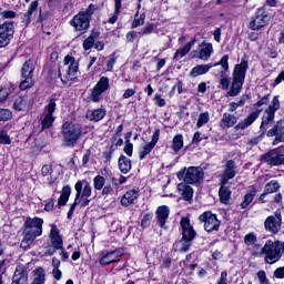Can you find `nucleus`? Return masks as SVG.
I'll return each mask as SVG.
<instances>
[{"label":"nucleus","mask_w":284,"mask_h":284,"mask_svg":"<svg viewBox=\"0 0 284 284\" xmlns=\"http://www.w3.org/2000/svg\"><path fill=\"white\" fill-rule=\"evenodd\" d=\"M276 115H274V113H268L266 111H264V114L262 116V122L260 125V132L262 134V136H264V134H267V130H270V128H272V125H274V118Z\"/></svg>","instance_id":"5701e85b"},{"label":"nucleus","mask_w":284,"mask_h":284,"mask_svg":"<svg viewBox=\"0 0 284 284\" xmlns=\"http://www.w3.org/2000/svg\"><path fill=\"white\" fill-rule=\"evenodd\" d=\"M95 10H97V6L90 4L85 11H80V12H83V14L85 17H89V19L91 20L92 19V14H94Z\"/></svg>","instance_id":"680f3d73"},{"label":"nucleus","mask_w":284,"mask_h":284,"mask_svg":"<svg viewBox=\"0 0 284 284\" xmlns=\"http://www.w3.org/2000/svg\"><path fill=\"white\" fill-rule=\"evenodd\" d=\"M281 187V184H278V181L272 180L265 185L264 191H266V194H274V192H277V190Z\"/></svg>","instance_id":"c03bdc74"},{"label":"nucleus","mask_w":284,"mask_h":284,"mask_svg":"<svg viewBox=\"0 0 284 284\" xmlns=\"http://www.w3.org/2000/svg\"><path fill=\"white\" fill-rule=\"evenodd\" d=\"M12 119V111L9 109H0V121H10Z\"/></svg>","instance_id":"5fc2aeb1"},{"label":"nucleus","mask_w":284,"mask_h":284,"mask_svg":"<svg viewBox=\"0 0 284 284\" xmlns=\"http://www.w3.org/2000/svg\"><path fill=\"white\" fill-rule=\"evenodd\" d=\"M92 48H94V36H89L85 40H84V42H83V49L85 50V51H88V50H91Z\"/></svg>","instance_id":"6e6d98bb"},{"label":"nucleus","mask_w":284,"mask_h":284,"mask_svg":"<svg viewBox=\"0 0 284 284\" xmlns=\"http://www.w3.org/2000/svg\"><path fill=\"white\" fill-rule=\"evenodd\" d=\"M72 194V187L70 185H65L62 187L60 197L58 199V207H64L68 205V201H70V195Z\"/></svg>","instance_id":"7c9ffc66"},{"label":"nucleus","mask_w":284,"mask_h":284,"mask_svg":"<svg viewBox=\"0 0 284 284\" xmlns=\"http://www.w3.org/2000/svg\"><path fill=\"white\" fill-rule=\"evenodd\" d=\"M133 150H134V145L132 144V142H130V140H126L125 146H124L125 154H128L129 156H132Z\"/></svg>","instance_id":"0e129e2a"},{"label":"nucleus","mask_w":284,"mask_h":284,"mask_svg":"<svg viewBox=\"0 0 284 284\" xmlns=\"http://www.w3.org/2000/svg\"><path fill=\"white\" fill-rule=\"evenodd\" d=\"M57 111V100L54 98L50 99L48 105L44 106L41 120V130H49L54 123V112Z\"/></svg>","instance_id":"1a4fd4ad"},{"label":"nucleus","mask_w":284,"mask_h":284,"mask_svg":"<svg viewBox=\"0 0 284 284\" xmlns=\"http://www.w3.org/2000/svg\"><path fill=\"white\" fill-rule=\"evenodd\" d=\"M28 283V270L24 266H17L11 284H26Z\"/></svg>","instance_id":"393cba45"},{"label":"nucleus","mask_w":284,"mask_h":284,"mask_svg":"<svg viewBox=\"0 0 284 284\" xmlns=\"http://www.w3.org/2000/svg\"><path fill=\"white\" fill-rule=\"evenodd\" d=\"M256 187L251 186L250 191L244 195L243 202L240 204L241 210H247L252 201H254V196H256Z\"/></svg>","instance_id":"473e14b6"},{"label":"nucleus","mask_w":284,"mask_h":284,"mask_svg":"<svg viewBox=\"0 0 284 284\" xmlns=\"http://www.w3.org/2000/svg\"><path fill=\"white\" fill-rule=\"evenodd\" d=\"M121 256H123V251L119 248L110 251L100 258V265H110L112 263H119Z\"/></svg>","instance_id":"aec40b11"},{"label":"nucleus","mask_w":284,"mask_h":284,"mask_svg":"<svg viewBox=\"0 0 284 284\" xmlns=\"http://www.w3.org/2000/svg\"><path fill=\"white\" fill-rule=\"evenodd\" d=\"M36 277L32 284H44L45 283V270L43 267H38L34 271Z\"/></svg>","instance_id":"4c0bfd02"},{"label":"nucleus","mask_w":284,"mask_h":284,"mask_svg":"<svg viewBox=\"0 0 284 284\" xmlns=\"http://www.w3.org/2000/svg\"><path fill=\"white\" fill-rule=\"evenodd\" d=\"M61 132L64 145L72 148L77 145L78 141L83 136V125L79 123L64 122L62 124Z\"/></svg>","instance_id":"39448f33"},{"label":"nucleus","mask_w":284,"mask_h":284,"mask_svg":"<svg viewBox=\"0 0 284 284\" xmlns=\"http://www.w3.org/2000/svg\"><path fill=\"white\" fill-rule=\"evenodd\" d=\"M273 276H275V278H284V266L276 268Z\"/></svg>","instance_id":"774afa93"},{"label":"nucleus","mask_w":284,"mask_h":284,"mask_svg":"<svg viewBox=\"0 0 284 284\" xmlns=\"http://www.w3.org/2000/svg\"><path fill=\"white\" fill-rule=\"evenodd\" d=\"M118 163L119 170L122 172V174H128V172L132 170V161L125 155H120Z\"/></svg>","instance_id":"72a5a7b5"},{"label":"nucleus","mask_w":284,"mask_h":284,"mask_svg":"<svg viewBox=\"0 0 284 284\" xmlns=\"http://www.w3.org/2000/svg\"><path fill=\"white\" fill-rule=\"evenodd\" d=\"M271 20L272 16H270V12H267V10L264 7H262L257 9L254 16L251 18L248 28L250 30L258 31L265 28V26H267V23H270Z\"/></svg>","instance_id":"6e6552de"},{"label":"nucleus","mask_w":284,"mask_h":284,"mask_svg":"<svg viewBox=\"0 0 284 284\" xmlns=\"http://www.w3.org/2000/svg\"><path fill=\"white\" fill-rule=\"evenodd\" d=\"M161 136V130L155 129L152 135L151 142H149L154 148L156 146V143H159V138Z\"/></svg>","instance_id":"052dcab7"},{"label":"nucleus","mask_w":284,"mask_h":284,"mask_svg":"<svg viewBox=\"0 0 284 284\" xmlns=\"http://www.w3.org/2000/svg\"><path fill=\"white\" fill-rule=\"evenodd\" d=\"M194 43H196V38H193L182 49H179L174 54V59H183L194 48Z\"/></svg>","instance_id":"f704fd0d"},{"label":"nucleus","mask_w":284,"mask_h":284,"mask_svg":"<svg viewBox=\"0 0 284 284\" xmlns=\"http://www.w3.org/2000/svg\"><path fill=\"white\" fill-rule=\"evenodd\" d=\"M23 80L20 82V90H28L34 85V80L32 78H22Z\"/></svg>","instance_id":"603ef678"},{"label":"nucleus","mask_w":284,"mask_h":284,"mask_svg":"<svg viewBox=\"0 0 284 284\" xmlns=\"http://www.w3.org/2000/svg\"><path fill=\"white\" fill-rule=\"evenodd\" d=\"M245 245H255L256 244V235L254 233H248L244 237Z\"/></svg>","instance_id":"4d7b16f0"},{"label":"nucleus","mask_w":284,"mask_h":284,"mask_svg":"<svg viewBox=\"0 0 284 284\" xmlns=\"http://www.w3.org/2000/svg\"><path fill=\"white\" fill-rule=\"evenodd\" d=\"M258 116H261V110L250 113L243 121L235 125V130H247V128H250Z\"/></svg>","instance_id":"4be33fe9"},{"label":"nucleus","mask_w":284,"mask_h":284,"mask_svg":"<svg viewBox=\"0 0 284 284\" xmlns=\"http://www.w3.org/2000/svg\"><path fill=\"white\" fill-rule=\"evenodd\" d=\"M212 68H214V64L212 63L197 64L190 71L189 77H191V79H196V77H203V74H207V72H210Z\"/></svg>","instance_id":"a878e982"},{"label":"nucleus","mask_w":284,"mask_h":284,"mask_svg":"<svg viewBox=\"0 0 284 284\" xmlns=\"http://www.w3.org/2000/svg\"><path fill=\"white\" fill-rule=\"evenodd\" d=\"M12 141L10 140V135H8L7 131H0V144L1 145H10Z\"/></svg>","instance_id":"864d4df0"},{"label":"nucleus","mask_w":284,"mask_h":284,"mask_svg":"<svg viewBox=\"0 0 284 284\" xmlns=\"http://www.w3.org/2000/svg\"><path fill=\"white\" fill-rule=\"evenodd\" d=\"M256 276L260 281V284H270V280L267 278V274H265V271H258L256 273Z\"/></svg>","instance_id":"13d9d810"},{"label":"nucleus","mask_w":284,"mask_h":284,"mask_svg":"<svg viewBox=\"0 0 284 284\" xmlns=\"http://www.w3.org/2000/svg\"><path fill=\"white\" fill-rule=\"evenodd\" d=\"M136 199H139V189L129 190L122 196L121 205H123V207H130Z\"/></svg>","instance_id":"b1692460"},{"label":"nucleus","mask_w":284,"mask_h":284,"mask_svg":"<svg viewBox=\"0 0 284 284\" xmlns=\"http://www.w3.org/2000/svg\"><path fill=\"white\" fill-rule=\"evenodd\" d=\"M93 187L94 190H98V191L103 190V187H105V178H103L102 175H97L93 179Z\"/></svg>","instance_id":"de8ad7c7"},{"label":"nucleus","mask_w":284,"mask_h":284,"mask_svg":"<svg viewBox=\"0 0 284 284\" xmlns=\"http://www.w3.org/2000/svg\"><path fill=\"white\" fill-rule=\"evenodd\" d=\"M199 221H201V223H204V230L209 233L219 232V229L221 227V221H219V219H216V215L210 211L201 214L199 216Z\"/></svg>","instance_id":"9b49d317"},{"label":"nucleus","mask_w":284,"mask_h":284,"mask_svg":"<svg viewBox=\"0 0 284 284\" xmlns=\"http://www.w3.org/2000/svg\"><path fill=\"white\" fill-rule=\"evenodd\" d=\"M23 240L20 243L22 250H28L32 243L43 234V219L33 217L27 219L24 222Z\"/></svg>","instance_id":"f257e3e1"},{"label":"nucleus","mask_w":284,"mask_h":284,"mask_svg":"<svg viewBox=\"0 0 284 284\" xmlns=\"http://www.w3.org/2000/svg\"><path fill=\"white\" fill-rule=\"evenodd\" d=\"M81 185L83 186V182H81ZM92 196V185H90V182H85L83 189L80 190V199H90Z\"/></svg>","instance_id":"37998d69"},{"label":"nucleus","mask_w":284,"mask_h":284,"mask_svg":"<svg viewBox=\"0 0 284 284\" xmlns=\"http://www.w3.org/2000/svg\"><path fill=\"white\" fill-rule=\"evenodd\" d=\"M110 90V78L102 77L98 83L94 85L93 90H91L90 99L93 103H99L103 97V92Z\"/></svg>","instance_id":"9d476101"},{"label":"nucleus","mask_w":284,"mask_h":284,"mask_svg":"<svg viewBox=\"0 0 284 284\" xmlns=\"http://www.w3.org/2000/svg\"><path fill=\"white\" fill-rule=\"evenodd\" d=\"M214 53V47L210 42L203 41L199 45V59L201 61H210V57Z\"/></svg>","instance_id":"412c9836"},{"label":"nucleus","mask_w":284,"mask_h":284,"mask_svg":"<svg viewBox=\"0 0 284 284\" xmlns=\"http://www.w3.org/2000/svg\"><path fill=\"white\" fill-rule=\"evenodd\" d=\"M13 108L18 111L21 112L28 108V98L26 97H18L13 103Z\"/></svg>","instance_id":"58836bf2"},{"label":"nucleus","mask_w":284,"mask_h":284,"mask_svg":"<svg viewBox=\"0 0 284 284\" xmlns=\"http://www.w3.org/2000/svg\"><path fill=\"white\" fill-rule=\"evenodd\" d=\"M120 14H121V1H116L114 14L108 20V23H111V26H114V23H116V21L119 20Z\"/></svg>","instance_id":"a18cd8bd"},{"label":"nucleus","mask_w":284,"mask_h":284,"mask_svg":"<svg viewBox=\"0 0 284 284\" xmlns=\"http://www.w3.org/2000/svg\"><path fill=\"white\" fill-rule=\"evenodd\" d=\"M207 123H210V112L206 111V112L200 113L196 122L197 130L200 128H203V125H207Z\"/></svg>","instance_id":"79ce46f5"},{"label":"nucleus","mask_w":284,"mask_h":284,"mask_svg":"<svg viewBox=\"0 0 284 284\" xmlns=\"http://www.w3.org/2000/svg\"><path fill=\"white\" fill-rule=\"evenodd\" d=\"M280 109H281V102L278 101V97L275 95L271 104L268 105V108L265 110V112L276 115V111Z\"/></svg>","instance_id":"a19ab883"},{"label":"nucleus","mask_w":284,"mask_h":284,"mask_svg":"<svg viewBox=\"0 0 284 284\" xmlns=\"http://www.w3.org/2000/svg\"><path fill=\"white\" fill-rule=\"evenodd\" d=\"M155 216L159 227L162 230H168L165 223H168V219H170V207L168 205L159 206L155 212Z\"/></svg>","instance_id":"a211bd4d"},{"label":"nucleus","mask_w":284,"mask_h":284,"mask_svg":"<svg viewBox=\"0 0 284 284\" xmlns=\"http://www.w3.org/2000/svg\"><path fill=\"white\" fill-rule=\"evenodd\" d=\"M219 196L223 205H230V199H232V191H230V187H227L226 184H221Z\"/></svg>","instance_id":"2f4dec72"},{"label":"nucleus","mask_w":284,"mask_h":284,"mask_svg":"<svg viewBox=\"0 0 284 284\" xmlns=\"http://www.w3.org/2000/svg\"><path fill=\"white\" fill-rule=\"evenodd\" d=\"M39 10V3L37 2H31L27 13L24 14V23L26 26H30V23H32V17L33 14H37Z\"/></svg>","instance_id":"c9c22d12"},{"label":"nucleus","mask_w":284,"mask_h":284,"mask_svg":"<svg viewBox=\"0 0 284 284\" xmlns=\"http://www.w3.org/2000/svg\"><path fill=\"white\" fill-rule=\"evenodd\" d=\"M247 60H241L240 64H236L233 70V81L226 93V97H239L241 90H243V83H245V74L247 73Z\"/></svg>","instance_id":"f03ea898"},{"label":"nucleus","mask_w":284,"mask_h":284,"mask_svg":"<svg viewBox=\"0 0 284 284\" xmlns=\"http://www.w3.org/2000/svg\"><path fill=\"white\" fill-rule=\"evenodd\" d=\"M115 63H116V57L111 55V58L109 59V61L106 63V71L112 72Z\"/></svg>","instance_id":"69168bd1"},{"label":"nucleus","mask_w":284,"mask_h":284,"mask_svg":"<svg viewBox=\"0 0 284 284\" xmlns=\"http://www.w3.org/2000/svg\"><path fill=\"white\" fill-rule=\"evenodd\" d=\"M145 23V14H141L139 19H135L132 23L133 28H139V26H143Z\"/></svg>","instance_id":"338daca9"},{"label":"nucleus","mask_w":284,"mask_h":284,"mask_svg":"<svg viewBox=\"0 0 284 284\" xmlns=\"http://www.w3.org/2000/svg\"><path fill=\"white\" fill-rule=\"evenodd\" d=\"M237 121L239 118H236V115L231 113H224L220 121V128H222V130H226L227 128H234Z\"/></svg>","instance_id":"cd10ccee"},{"label":"nucleus","mask_w":284,"mask_h":284,"mask_svg":"<svg viewBox=\"0 0 284 284\" xmlns=\"http://www.w3.org/2000/svg\"><path fill=\"white\" fill-rule=\"evenodd\" d=\"M14 37V22L6 21L0 24V48L10 45V41Z\"/></svg>","instance_id":"f8f14e48"},{"label":"nucleus","mask_w":284,"mask_h":284,"mask_svg":"<svg viewBox=\"0 0 284 284\" xmlns=\"http://www.w3.org/2000/svg\"><path fill=\"white\" fill-rule=\"evenodd\" d=\"M227 61H230V55L225 54L221 58L219 62L213 64V68H216V65H221L224 72H227V70H230V63Z\"/></svg>","instance_id":"8fccbe9b"},{"label":"nucleus","mask_w":284,"mask_h":284,"mask_svg":"<svg viewBox=\"0 0 284 284\" xmlns=\"http://www.w3.org/2000/svg\"><path fill=\"white\" fill-rule=\"evenodd\" d=\"M106 113L108 111H105V109L88 110L85 113V118L89 121H94L95 123H99V121H103V119H105Z\"/></svg>","instance_id":"bb28decb"},{"label":"nucleus","mask_w":284,"mask_h":284,"mask_svg":"<svg viewBox=\"0 0 284 284\" xmlns=\"http://www.w3.org/2000/svg\"><path fill=\"white\" fill-rule=\"evenodd\" d=\"M261 254H264V261L268 265L278 263L284 254V244L280 241L267 240L265 245L261 250Z\"/></svg>","instance_id":"20e7f679"},{"label":"nucleus","mask_w":284,"mask_h":284,"mask_svg":"<svg viewBox=\"0 0 284 284\" xmlns=\"http://www.w3.org/2000/svg\"><path fill=\"white\" fill-rule=\"evenodd\" d=\"M75 187V200L73 202V204H71L69 212L67 214V219H72V216L74 215V211L77 210V205H79V199H81V190H82V185H81V181H78L74 185Z\"/></svg>","instance_id":"c85d7f7f"},{"label":"nucleus","mask_w":284,"mask_h":284,"mask_svg":"<svg viewBox=\"0 0 284 284\" xmlns=\"http://www.w3.org/2000/svg\"><path fill=\"white\" fill-rule=\"evenodd\" d=\"M224 171L221 176V185H227L231 179L236 176V162L234 160H227L223 165Z\"/></svg>","instance_id":"2eb2a0df"},{"label":"nucleus","mask_w":284,"mask_h":284,"mask_svg":"<svg viewBox=\"0 0 284 284\" xmlns=\"http://www.w3.org/2000/svg\"><path fill=\"white\" fill-rule=\"evenodd\" d=\"M179 181H184V183H189L190 185H194V183H201L203 181V169L191 166L186 171L181 170L176 174Z\"/></svg>","instance_id":"0eeeda50"},{"label":"nucleus","mask_w":284,"mask_h":284,"mask_svg":"<svg viewBox=\"0 0 284 284\" xmlns=\"http://www.w3.org/2000/svg\"><path fill=\"white\" fill-rule=\"evenodd\" d=\"M12 90L13 89L10 87H4V88L0 89V103H3L8 100L10 94H12Z\"/></svg>","instance_id":"3c124183"},{"label":"nucleus","mask_w":284,"mask_h":284,"mask_svg":"<svg viewBox=\"0 0 284 284\" xmlns=\"http://www.w3.org/2000/svg\"><path fill=\"white\" fill-rule=\"evenodd\" d=\"M230 83H232V79L222 71L220 74V85H222V90H230Z\"/></svg>","instance_id":"09e8293b"},{"label":"nucleus","mask_w":284,"mask_h":284,"mask_svg":"<svg viewBox=\"0 0 284 284\" xmlns=\"http://www.w3.org/2000/svg\"><path fill=\"white\" fill-rule=\"evenodd\" d=\"M79 72V62L73 57L67 55L63 60V65L58 69V77L63 85H72Z\"/></svg>","instance_id":"7ed1b4c3"},{"label":"nucleus","mask_w":284,"mask_h":284,"mask_svg":"<svg viewBox=\"0 0 284 284\" xmlns=\"http://www.w3.org/2000/svg\"><path fill=\"white\" fill-rule=\"evenodd\" d=\"M52 172V164H44L41 169L42 176H51Z\"/></svg>","instance_id":"bf43d9fd"},{"label":"nucleus","mask_w":284,"mask_h":284,"mask_svg":"<svg viewBox=\"0 0 284 284\" xmlns=\"http://www.w3.org/2000/svg\"><path fill=\"white\" fill-rule=\"evenodd\" d=\"M172 143L173 152H181V150L183 149V134H176L173 138Z\"/></svg>","instance_id":"ea45409f"},{"label":"nucleus","mask_w":284,"mask_h":284,"mask_svg":"<svg viewBox=\"0 0 284 284\" xmlns=\"http://www.w3.org/2000/svg\"><path fill=\"white\" fill-rule=\"evenodd\" d=\"M282 224L283 216L281 215V210H276L274 215H271L265 220L264 227L266 232H271V234H278Z\"/></svg>","instance_id":"4468645a"},{"label":"nucleus","mask_w":284,"mask_h":284,"mask_svg":"<svg viewBox=\"0 0 284 284\" xmlns=\"http://www.w3.org/2000/svg\"><path fill=\"white\" fill-rule=\"evenodd\" d=\"M90 21L91 20L89 19V17L80 11L71 19L70 26L74 28L75 32H80V34H83L88 32V30H90Z\"/></svg>","instance_id":"ddd939ff"},{"label":"nucleus","mask_w":284,"mask_h":284,"mask_svg":"<svg viewBox=\"0 0 284 284\" xmlns=\"http://www.w3.org/2000/svg\"><path fill=\"white\" fill-rule=\"evenodd\" d=\"M180 225L182 229V240H181V252H187L190 250L192 242L196 237V231L192 224H190L189 217H182L180 221Z\"/></svg>","instance_id":"423d86ee"},{"label":"nucleus","mask_w":284,"mask_h":284,"mask_svg":"<svg viewBox=\"0 0 284 284\" xmlns=\"http://www.w3.org/2000/svg\"><path fill=\"white\" fill-rule=\"evenodd\" d=\"M152 150H154V145L146 143L142 150L139 152V159L140 161H143V159H145L148 156V154H150L152 152Z\"/></svg>","instance_id":"49530a36"},{"label":"nucleus","mask_w":284,"mask_h":284,"mask_svg":"<svg viewBox=\"0 0 284 284\" xmlns=\"http://www.w3.org/2000/svg\"><path fill=\"white\" fill-rule=\"evenodd\" d=\"M114 154V149H112L110 151H104L102 153V156L104 159V163H110V161H112V155Z\"/></svg>","instance_id":"e2e57ef3"},{"label":"nucleus","mask_w":284,"mask_h":284,"mask_svg":"<svg viewBox=\"0 0 284 284\" xmlns=\"http://www.w3.org/2000/svg\"><path fill=\"white\" fill-rule=\"evenodd\" d=\"M49 239L54 250H63V237L61 236L59 227L54 224L51 225Z\"/></svg>","instance_id":"6ab92c4d"},{"label":"nucleus","mask_w":284,"mask_h":284,"mask_svg":"<svg viewBox=\"0 0 284 284\" xmlns=\"http://www.w3.org/2000/svg\"><path fill=\"white\" fill-rule=\"evenodd\" d=\"M262 161L268 165H284V154L281 153V150L274 149L262 155Z\"/></svg>","instance_id":"dca6fc26"},{"label":"nucleus","mask_w":284,"mask_h":284,"mask_svg":"<svg viewBox=\"0 0 284 284\" xmlns=\"http://www.w3.org/2000/svg\"><path fill=\"white\" fill-rule=\"evenodd\" d=\"M34 72V64L32 60H27L22 65L21 77L22 79H32V73Z\"/></svg>","instance_id":"e433bc0d"},{"label":"nucleus","mask_w":284,"mask_h":284,"mask_svg":"<svg viewBox=\"0 0 284 284\" xmlns=\"http://www.w3.org/2000/svg\"><path fill=\"white\" fill-rule=\"evenodd\" d=\"M266 136H275L273 145H278V143H284V122L277 121L276 124L266 132Z\"/></svg>","instance_id":"f3484780"},{"label":"nucleus","mask_w":284,"mask_h":284,"mask_svg":"<svg viewBox=\"0 0 284 284\" xmlns=\"http://www.w3.org/2000/svg\"><path fill=\"white\" fill-rule=\"evenodd\" d=\"M178 191L181 196H183L184 201H192L194 196V190L192 186L187 185L186 183L178 184Z\"/></svg>","instance_id":"c756f323"}]
</instances>
